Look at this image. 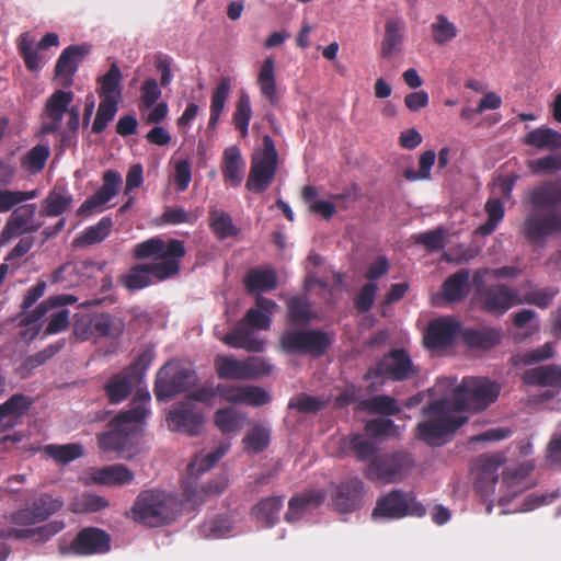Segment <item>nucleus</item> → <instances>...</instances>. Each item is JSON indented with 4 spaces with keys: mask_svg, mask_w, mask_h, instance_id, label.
Segmentation results:
<instances>
[{
    "mask_svg": "<svg viewBox=\"0 0 561 561\" xmlns=\"http://www.w3.org/2000/svg\"><path fill=\"white\" fill-rule=\"evenodd\" d=\"M453 378H442L434 387L435 393L446 396L426 410L428 420L419 425V437L431 445L442 444L460 427L467 417L463 411L483 410L500 394V386L485 378H465L459 386Z\"/></svg>",
    "mask_w": 561,
    "mask_h": 561,
    "instance_id": "nucleus-1",
    "label": "nucleus"
},
{
    "mask_svg": "<svg viewBox=\"0 0 561 561\" xmlns=\"http://www.w3.org/2000/svg\"><path fill=\"white\" fill-rule=\"evenodd\" d=\"M185 254V248L179 240L164 242L161 238H151L135 247L137 259H152L151 265H137L122 276V283L129 290L147 287L154 276L159 280L178 274L180 259Z\"/></svg>",
    "mask_w": 561,
    "mask_h": 561,
    "instance_id": "nucleus-2",
    "label": "nucleus"
},
{
    "mask_svg": "<svg viewBox=\"0 0 561 561\" xmlns=\"http://www.w3.org/2000/svg\"><path fill=\"white\" fill-rule=\"evenodd\" d=\"M277 308L274 301L264 297H257L256 307L248 310L243 320L222 341L234 348L261 352L264 347V342L254 335L253 330L270 329L271 317Z\"/></svg>",
    "mask_w": 561,
    "mask_h": 561,
    "instance_id": "nucleus-3",
    "label": "nucleus"
},
{
    "mask_svg": "<svg viewBox=\"0 0 561 561\" xmlns=\"http://www.w3.org/2000/svg\"><path fill=\"white\" fill-rule=\"evenodd\" d=\"M150 396L146 393L139 401L134 402V407L129 411L117 415L111 423V431L100 436V448L116 453L126 450L130 436L139 430L149 412L147 408Z\"/></svg>",
    "mask_w": 561,
    "mask_h": 561,
    "instance_id": "nucleus-4",
    "label": "nucleus"
},
{
    "mask_svg": "<svg viewBox=\"0 0 561 561\" xmlns=\"http://www.w3.org/2000/svg\"><path fill=\"white\" fill-rule=\"evenodd\" d=\"M178 503L169 493L159 490L142 491L131 507V518L158 527L175 518Z\"/></svg>",
    "mask_w": 561,
    "mask_h": 561,
    "instance_id": "nucleus-5",
    "label": "nucleus"
},
{
    "mask_svg": "<svg viewBox=\"0 0 561 561\" xmlns=\"http://www.w3.org/2000/svg\"><path fill=\"white\" fill-rule=\"evenodd\" d=\"M76 301L77 298L71 295H59L47 299L34 310L31 317L21 321V324L30 331V333L21 332V334L25 339H33L42 327V320L48 322L46 328L47 334H55L66 330L69 323V310L66 306Z\"/></svg>",
    "mask_w": 561,
    "mask_h": 561,
    "instance_id": "nucleus-6",
    "label": "nucleus"
},
{
    "mask_svg": "<svg viewBox=\"0 0 561 561\" xmlns=\"http://www.w3.org/2000/svg\"><path fill=\"white\" fill-rule=\"evenodd\" d=\"M217 397H221L229 403H242L251 407H261L271 401V396L265 389L253 385L203 386L194 394L196 400L205 403H211Z\"/></svg>",
    "mask_w": 561,
    "mask_h": 561,
    "instance_id": "nucleus-7",
    "label": "nucleus"
},
{
    "mask_svg": "<svg viewBox=\"0 0 561 561\" xmlns=\"http://www.w3.org/2000/svg\"><path fill=\"white\" fill-rule=\"evenodd\" d=\"M277 164V152L271 137H264L263 150L256 151L252 157L251 170L247 181V188L254 193L264 192L272 183Z\"/></svg>",
    "mask_w": 561,
    "mask_h": 561,
    "instance_id": "nucleus-8",
    "label": "nucleus"
},
{
    "mask_svg": "<svg viewBox=\"0 0 561 561\" xmlns=\"http://www.w3.org/2000/svg\"><path fill=\"white\" fill-rule=\"evenodd\" d=\"M215 368L219 378L233 380L255 379L271 373V365L262 357L239 360L232 356L218 355Z\"/></svg>",
    "mask_w": 561,
    "mask_h": 561,
    "instance_id": "nucleus-9",
    "label": "nucleus"
},
{
    "mask_svg": "<svg viewBox=\"0 0 561 561\" xmlns=\"http://www.w3.org/2000/svg\"><path fill=\"white\" fill-rule=\"evenodd\" d=\"M125 329L121 318L107 314H82L73 328L75 335L81 341L96 340L99 337H117Z\"/></svg>",
    "mask_w": 561,
    "mask_h": 561,
    "instance_id": "nucleus-10",
    "label": "nucleus"
},
{
    "mask_svg": "<svg viewBox=\"0 0 561 561\" xmlns=\"http://www.w3.org/2000/svg\"><path fill=\"white\" fill-rule=\"evenodd\" d=\"M195 381L196 375L194 371L179 364L168 363L157 376L154 392L158 399H169L180 392L190 390Z\"/></svg>",
    "mask_w": 561,
    "mask_h": 561,
    "instance_id": "nucleus-11",
    "label": "nucleus"
},
{
    "mask_svg": "<svg viewBox=\"0 0 561 561\" xmlns=\"http://www.w3.org/2000/svg\"><path fill=\"white\" fill-rule=\"evenodd\" d=\"M280 342L287 353L319 355L330 345L332 337L320 331H287Z\"/></svg>",
    "mask_w": 561,
    "mask_h": 561,
    "instance_id": "nucleus-12",
    "label": "nucleus"
},
{
    "mask_svg": "<svg viewBox=\"0 0 561 561\" xmlns=\"http://www.w3.org/2000/svg\"><path fill=\"white\" fill-rule=\"evenodd\" d=\"M196 391L192 393V398L173 407L167 416V424L171 431L181 432L190 436H196L201 433L204 425V414L197 410L192 400Z\"/></svg>",
    "mask_w": 561,
    "mask_h": 561,
    "instance_id": "nucleus-13",
    "label": "nucleus"
},
{
    "mask_svg": "<svg viewBox=\"0 0 561 561\" xmlns=\"http://www.w3.org/2000/svg\"><path fill=\"white\" fill-rule=\"evenodd\" d=\"M424 507L416 503L411 494L392 491L376 505L374 518H401L405 515H424Z\"/></svg>",
    "mask_w": 561,
    "mask_h": 561,
    "instance_id": "nucleus-14",
    "label": "nucleus"
},
{
    "mask_svg": "<svg viewBox=\"0 0 561 561\" xmlns=\"http://www.w3.org/2000/svg\"><path fill=\"white\" fill-rule=\"evenodd\" d=\"M39 227L41 224L36 221L35 204L18 208L8 217L0 232V247H3L20 236L35 232Z\"/></svg>",
    "mask_w": 561,
    "mask_h": 561,
    "instance_id": "nucleus-15",
    "label": "nucleus"
},
{
    "mask_svg": "<svg viewBox=\"0 0 561 561\" xmlns=\"http://www.w3.org/2000/svg\"><path fill=\"white\" fill-rule=\"evenodd\" d=\"M561 231V214L556 209L546 213L534 210L528 215L524 224L525 236L534 241L539 242Z\"/></svg>",
    "mask_w": 561,
    "mask_h": 561,
    "instance_id": "nucleus-16",
    "label": "nucleus"
},
{
    "mask_svg": "<svg viewBox=\"0 0 561 561\" xmlns=\"http://www.w3.org/2000/svg\"><path fill=\"white\" fill-rule=\"evenodd\" d=\"M411 460L404 456H388L376 458L368 467L367 474L370 479L381 482H396L403 479Z\"/></svg>",
    "mask_w": 561,
    "mask_h": 561,
    "instance_id": "nucleus-17",
    "label": "nucleus"
},
{
    "mask_svg": "<svg viewBox=\"0 0 561 561\" xmlns=\"http://www.w3.org/2000/svg\"><path fill=\"white\" fill-rule=\"evenodd\" d=\"M134 479V472L121 463L90 468L85 472V482L89 484L122 486L131 483Z\"/></svg>",
    "mask_w": 561,
    "mask_h": 561,
    "instance_id": "nucleus-18",
    "label": "nucleus"
},
{
    "mask_svg": "<svg viewBox=\"0 0 561 561\" xmlns=\"http://www.w3.org/2000/svg\"><path fill=\"white\" fill-rule=\"evenodd\" d=\"M121 184L122 176L119 173L113 170H107L103 175L102 186L80 206L78 211L85 215L102 210L117 194Z\"/></svg>",
    "mask_w": 561,
    "mask_h": 561,
    "instance_id": "nucleus-19",
    "label": "nucleus"
},
{
    "mask_svg": "<svg viewBox=\"0 0 561 561\" xmlns=\"http://www.w3.org/2000/svg\"><path fill=\"white\" fill-rule=\"evenodd\" d=\"M415 373L410 357L403 351H394L386 356L378 365L377 369L367 374L368 378L377 375H383L394 380L407 379Z\"/></svg>",
    "mask_w": 561,
    "mask_h": 561,
    "instance_id": "nucleus-20",
    "label": "nucleus"
},
{
    "mask_svg": "<svg viewBox=\"0 0 561 561\" xmlns=\"http://www.w3.org/2000/svg\"><path fill=\"white\" fill-rule=\"evenodd\" d=\"M88 45H71L62 50L56 62L55 75L64 85H70L79 64L89 54Z\"/></svg>",
    "mask_w": 561,
    "mask_h": 561,
    "instance_id": "nucleus-21",
    "label": "nucleus"
},
{
    "mask_svg": "<svg viewBox=\"0 0 561 561\" xmlns=\"http://www.w3.org/2000/svg\"><path fill=\"white\" fill-rule=\"evenodd\" d=\"M459 331V324L451 318H439L433 320L424 336L427 348H442L449 345Z\"/></svg>",
    "mask_w": 561,
    "mask_h": 561,
    "instance_id": "nucleus-22",
    "label": "nucleus"
},
{
    "mask_svg": "<svg viewBox=\"0 0 561 561\" xmlns=\"http://www.w3.org/2000/svg\"><path fill=\"white\" fill-rule=\"evenodd\" d=\"M481 302L483 308L494 313H503L513 306L523 304L522 288L508 289L499 286L482 294Z\"/></svg>",
    "mask_w": 561,
    "mask_h": 561,
    "instance_id": "nucleus-23",
    "label": "nucleus"
},
{
    "mask_svg": "<svg viewBox=\"0 0 561 561\" xmlns=\"http://www.w3.org/2000/svg\"><path fill=\"white\" fill-rule=\"evenodd\" d=\"M111 548L110 536L96 528L83 529L72 542L71 549L78 554L107 552Z\"/></svg>",
    "mask_w": 561,
    "mask_h": 561,
    "instance_id": "nucleus-24",
    "label": "nucleus"
},
{
    "mask_svg": "<svg viewBox=\"0 0 561 561\" xmlns=\"http://www.w3.org/2000/svg\"><path fill=\"white\" fill-rule=\"evenodd\" d=\"M221 171L226 182L233 186H239L244 178L245 162L240 149L236 146H229L224 150Z\"/></svg>",
    "mask_w": 561,
    "mask_h": 561,
    "instance_id": "nucleus-25",
    "label": "nucleus"
},
{
    "mask_svg": "<svg viewBox=\"0 0 561 561\" xmlns=\"http://www.w3.org/2000/svg\"><path fill=\"white\" fill-rule=\"evenodd\" d=\"M520 379L527 386L560 388L561 368L554 365L529 368L520 375Z\"/></svg>",
    "mask_w": 561,
    "mask_h": 561,
    "instance_id": "nucleus-26",
    "label": "nucleus"
},
{
    "mask_svg": "<svg viewBox=\"0 0 561 561\" xmlns=\"http://www.w3.org/2000/svg\"><path fill=\"white\" fill-rule=\"evenodd\" d=\"M31 400L15 394L0 405V433L15 426L31 407Z\"/></svg>",
    "mask_w": 561,
    "mask_h": 561,
    "instance_id": "nucleus-27",
    "label": "nucleus"
},
{
    "mask_svg": "<svg viewBox=\"0 0 561 561\" xmlns=\"http://www.w3.org/2000/svg\"><path fill=\"white\" fill-rule=\"evenodd\" d=\"M323 501L324 494L321 491H311L295 496L288 503L285 519L288 523H295L316 510Z\"/></svg>",
    "mask_w": 561,
    "mask_h": 561,
    "instance_id": "nucleus-28",
    "label": "nucleus"
},
{
    "mask_svg": "<svg viewBox=\"0 0 561 561\" xmlns=\"http://www.w3.org/2000/svg\"><path fill=\"white\" fill-rule=\"evenodd\" d=\"M362 488L363 483L357 478L340 484L333 499L334 507L342 513L355 510L358 505Z\"/></svg>",
    "mask_w": 561,
    "mask_h": 561,
    "instance_id": "nucleus-29",
    "label": "nucleus"
},
{
    "mask_svg": "<svg viewBox=\"0 0 561 561\" xmlns=\"http://www.w3.org/2000/svg\"><path fill=\"white\" fill-rule=\"evenodd\" d=\"M404 39V23L399 20H388L385 25V35L380 54L383 58H392L400 54Z\"/></svg>",
    "mask_w": 561,
    "mask_h": 561,
    "instance_id": "nucleus-30",
    "label": "nucleus"
},
{
    "mask_svg": "<svg viewBox=\"0 0 561 561\" xmlns=\"http://www.w3.org/2000/svg\"><path fill=\"white\" fill-rule=\"evenodd\" d=\"M72 100L73 94L71 92L61 90L55 92L50 96L46 106L47 115L50 118V122L44 124L42 128L43 133H53L58 128L64 113L67 111Z\"/></svg>",
    "mask_w": 561,
    "mask_h": 561,
    "instance_id": "nucleus-31",
    "label": "nucleus"
},
{
    "mask_svg": "<svg viewBox=\"0 0 561 561\" xmlns=\"http://www.w3.org/2000/svg\"><path fill=\"white\" fill-rule=\"evenodd\" d=\"M256 83L262 96L275 104L278 100V90L275 75V60L267 57L260 66Z\"/></svg>",
    "mask_w": 561,
    "mask_h": 561,
    "instance_id": "nucleus-32",
    "label": "nucleus"
},
{
    "mask_svg": "<svg viewBox=\"0 0 561 561\" xmlns=\"http://www.w3.org/2000/svg\"><path fill=\"white\" fill-rule=\"evenodd\" d=\"M230 90L231 79L228 77L220 78L211 95L208 128L215 129L217 127L218 121L225 112Z\"/></svg>",
    "mask_w": 561,
    "mask_h": 561,
    "instance_id": "nucleus-33",
    "label": "nucleus"
},
{
    "mask_svg": "<svg viewBox=\"0 0 561 561\" xmlns=\"http://www.w3.org/2000/svg\"><path fill=\"white\" fill-rule=\"evenodd\" d=\"M123 75L116 64H112L108 71L99 78L101 100L119 102L122 99Z\"/></svg>",
    "mask_w": 561,
    "mask_h": 561,
    "instance_id": "nucleus-34",
    "label": "nucleus"
},
{
    "mask_svg": "<svg viewBox=\"0 0 561 561\" xmlns=\"http://www.w3.org/2000/svg\"><path fill=\"white\" fill-rule=\"evenodd\" d=\"M530 201L536 209L552 207L561 203V180L535 187L530 192Z\"/></svg>",
    "mask_w": 561,
    "mask_h": 561,
    "instance_id": "nucleus-35",
    "label": "nucleus"
},
{
    "mask_svg": "<svg viewBox=\"0 0 561 561\" xmlns=\"http://www.w3.org/2000/svg\"><path fill=\"white\" fill-rule=\"evenodd\" d=\"M229 447V444H220L211 451L196 455L187 468L190 476L195 478L211 469L217 463V461H219V459L226 455Z\"/></svg>",
    "mask_w": 561,
    "mask_h": 561,
    "instance_id": "nucleus-36",
    "label": "nucleus"
},
{
    "mask_svg": "<svg viewBox=\"0 0 561 561\" xmlns=\"http://www.w3.org/2000/svg\"><path fill=\"white\" fill-rule=\"evenodd\" d=\"M531 467L528 465L519 466L518 468H510L505 472L500 482V491L511 493L513 496L529 486L526 481Z\"/></svg>",
    "mask_w": 561,
    "mask_h": 561,
    "instance_id": "nucleus-37",
    "label": "nucleus"
},
{
    "mask_svg": "<svg viewBox=\"0 0 561 561\" xmlns=\"http://www.w3.org/2000/svg\"><path fill=\"white\" fill-rule=\"evenodd\" d=\"M554 355V344L545 343L540 347L530 351L518 352L512 356L511 363L515 368L530 366L533 364L552 358Z\"/></svg>",
    "mask_w": 561,
    "mask_h": 561,
    "instance_id": "nucleus-38",
    "label": "nucleus"
},
{
    "mask_svg": "<svg viewBox=\"0 0 561 561\" xmlns=\"http://www.w3.org/2000/svg\"><path fill=\"white\" fill-rule=\"evenodd\" d=\"M245 422V415L234 408H222L215 412L214 423L224 433L240 431Z\"/></svg>",
    "mask_w": 561,
    "mask_h": 561,
    "instance_id": "nucleus-39",
    "label": "nucleus"
},
{
    "mask_svg": "<svg viewBox=\"0 0 561 561\" xmlns=\"http://www.w3.org/2000/svg\"><path fill=\"white\" fill-rule=\"evenodd\" d=\"M34 39L30 33H23L18 38V48L22 55L27 69L32 71L39 70L45 64L46 59L42 55V49L33 47Z\"/></svg>",
    "mask_w": 561,
    "mask_h": 561,
    "instance_id": "nucleus-40",
    "label": "nucleus"
},
{
    "mask_svg": "<svg viewBox=\"0 0 561 561\" xmlns=\"http://www.w3.org/2000/svg\"><path fill=\"white\" fill-rule=\"evenodd\" d=\"M245 284L250 291L262 293L272 290L277 284L275 271L270 267L254 268L249 273Z\"/></svg>",
    "mask_w": 561,
    "mask_h": 561,
    "instance_id": "nucleus-41",
    "label": "nucleus"
},
{
    "mask_svg": "<svg viewBox=\"0 0 561 561\" xmlns=\"http://www.w3.org/2000/svg\"><path fill=\"white\" fill-rule=\"evenodd\" d=\"M525 142L538 149H559L561 148V134L551 128H536L530 130Z\"/></svg>",
    "mask_w": 561,
    "mask_h": 561,
    "instance_id": "nucleus-42",
    "label": "nucleus"
},
{
    "mask_svg": "<svg viewBox=\"0 0 561 561\" xmlns=\"http://www.w3.org/2000/svg\"><path fill=\"white\" fill-rule=\"evenodd\" d=\"M469 291V274L460 272L448 277L443 285V296L447 301H458Z\"/></svg>",
    "mask_w": 561,
    "mask_h": 561,
    "instance_id": "nucleus-43",
    "label": "nucleus"
},
{
    "mask_svg": "<svg viewBox=\"0 0 561 561\" xmlns=\"http://www.w3.org/2000/svg\"><path fill=\"white\" fill-rule=\"evenodd\" d=\"M431 32L437 45H446L458 36L459 30L446 15L439 14L431 24Z\"/></svg>",
    "mask_w": 561,
    "mask_h": 561,
    "instance_id": "nucleus-44",
    "label": "nucleus"
},
{
    "mask_svg": "<svg viewBox=\"0 0 561 561\" xmlns=\"http://www.w3.org/2000/svg\"><path fill=\"white\" fill-rule=\"evenodd\" d=\"M252 117V107L250 95L245 91H241L232 115L236 128L241 133L242 137L249 134V124Z\"/></svg>",
    "mask_w": 561,
    "mask_h": 561,
    "instance_id": "nucleus-45",
    "label": "nucleus"
},
{
    "mask_svg": "<svg viewBox=\"0 0 561 561\" xmlns=\"http://www.w3.org/2000/svg\"><path fill=\"white\" fill-rule=\"evenodd\" d=\"M113 228V220L110 217H103L96 225L89 227L75 240L77 245H91L103 241Z\"/></svg>",
    "mask_w": 561,
    "mask_h": 561,
    "instance_id": "nucleus-46",
    "label": "nucleus"
},
{
    "mask_svg": "<svg viewBox=\"0 0 561 561\" xmlns=\"http://www.w3.org/2000/svg\"><path fill=\"white\" fill-rule=\"evenodd\" d=\"M71 203L72 197L66 190H54L43 202L42 213L46 216H58L67 210Z\"/></svg>",
    "mask_w": 561,
    "mask_h": 561,
    "instance_id": "nucleus-47",
    "label": "nucleus"
},
{
    "mask_svg": "<svg viewBox=\"0 0 561 561\" xmlns=\"http://www.w3.org/2000/svg\"><path fill=\"white\" fill-rule=\"evenodd\" d=\"M130 389V378L125 373L113 376L105 385V392L111 403H119L125 400Z\"/></svg>",
    "mask_w": 561,
    "mask_h": 561,
    "instance_id": "nucleus-48",
    "label": "nucleus"
},
{
    "mask_svg": "<svg viewBox=\"0 0 561 561\" xmlns=\"http://www.w3.org/2000/svg\"><path fill=\"white\" fill-rule=\"evenodd\" d=\"M228 485V479L226 476H219L217 477L213 482H209L206 486H203V489L199 490H186L185 496L188 502L192 503V505H196L198 503H202L206 497L218 495Z\"/></svg>",
    "mask_w": 561,
    "mask_h": 561,
    "instance_id": "nucleus-49",
    "label": "nucleus"
},
{
    "mask_svg": "<svg viewBox=\"0 0 561 561\" xmlns=\"http://www.w3.org/2000/svg\"><path fill=\"white\" fill-rule=\"evenodd\" d=\"M283 506V500L274 496L261 501L253 510L255 518L265 525H273Z\"/></svg>",
    "mask_w": 561,
    "mask_h": 561,
    "instance_id": "nucleus-50",
    "label": "nucleus"
},
{
    "mask_svg": "<svg viewBox=\"0 0 561 561\" xmlns=\"http://www.w3.org/2000/svg\"><path fill=\"white\" fill-rule=\"evenodd\" d=\"M37 197V191H18L0 187V213H8L15 206Z\"/></svg>",
    "mask_w": 561,
    "mask_h": 561,
    "instance_id": "nucleus-51",
    "label": "nucleus"
},
{
    "mask_svg": "<svg viewBox=\"0 0 561 561\" xmlns=\"http://www.w3.org/2000/svg\"><path fill=\"white\" fill-rule=\"evenodd\" d=\"M44 453L59 463H68L83 455L80 444L47 445Z\"/></svg>",
    "mask_w": 561,
    "mask_h": 561,
    "instance_id": "nucleus-52",
    "label": "nucleus"
},
{
    "mask_svg": "<svg viewBox=\"0 0 561 561\" xmlns=\"http://www.w3.org/2000/svg\"><path fill=\"white\" fill-rule=\"evenodd\" d=\"M302 198L311 213L319 214L325 219L331 218L335 213L334 204L329 201L319 199L317 191L312 186H305L302 188Z\"/></svg>",
    "mask_w": 561,
    "mask_h": 561,
    "instance_id": "nucleus-53",
    "label": "nucleus"
},
{
    "mask_svg": "<svg viewBox=\"0 0 561 561\" xmlns=\"http://www.w3.org/2000/svg\"><path fill=\"white\" fill-rule=\"evenodd\" d=\"M271 430L264 425L254 426L243 438L244 449L248 453L256 454L262 451L270 444Z\"/></svg>",
    "mask_w": 561,
    "mask_h": 561,
    "instance_id": "nucleus-54",
    "label": "nucleus"
},
{
    "mask_svg": "<svg viewBox=\"0 0 561 561\" xmlns=\"http://www.w3.org/2000/svg\"><path fill=\"white\" fill-rule=\"evenodd\" d=\"M519 288H522L523 302L535 305L539 308H547L559 293V289L556 287L534 289L529 291L524 289V285Z\"/></svg>",
    "mask_w": 561,
    "mask_h": 561,
    "instance_id": "nucleus-55",
    "label": "nucleus"
},
{
    "mask_svg": "<svg viewBox=\"0 0 561 561\" xmlns=\"http://www.w3.org/2000/svg\"><path fill=\"white\" fill-rule=\"evenodd\" d=\"M49 157V148L45 145L35 146L23 159L22 165L30 173H37L44 167Z\"/></svg>",
    "mask_w": 561,
    "mask_h": 561,
    "instance_id": "nucleus-56",
    "label": "nucleus"
},
{
    "mask_svg": "<svg viewBox=\"0 0 561 561\" xmlns=\"http://www.w3.org/2000/svg\"><path fill=\"white\" fill-rule=\"evenodd\" d=\"M117 105L118 102L116 101L101 100L92 125L94 133H101L106 128L107 124L114 118L117 112Z\"/></svg>",
    "mask_w": 561,
    "mask_h": 561,
    "instance_id": "nucleus-57",
    "label": "nucleus"
},
{
    "mask_svg": "<svg viewBox=\"0 0 561 561\" xmlns=\"http://www.w3.org/2000/svg\"><path fill=\"white\" fill-rule=\"evenodd\" d=\"M161 90L156 79L149 78L142 83L139 110L141 114L149 111L160 99Z\"/></svg>",
    "mask_w": 561,
    "mask_h": 561,
    "instance_id": "nucleus-58",
    "label": "nucleus"
},
{
    "mask_svg": "<svg viewBox=\"0 0 561 561\" xmlns=\"http://www.w3.org/2000/svg\"><path fill=\"white\" fill-rule=\"evenodd\" d=\"M488 221L478 228L481 234L491 233L504 216V208L497 198L490 199L485 205Z\"/></svg>",
    "mask_w": 561,
    "mask_h": 561,
    "instance_id": "nucleus-59",
    "label": "nucleus"
},
{
    "mask_svg": "<svg viewBox=\"0 0 561 561\" xmlns=\"http://www.w3.org/2000/svg\"><path fill=\"white\" fill-rule=\"evenodd\" d=\"M436 153L433 150L424 151L419 160V170H408L405 171V178L409 181H419V180H430L431 179V170L435 163Z\"/></svg>",
    "mask_w": 561,
    "mask_h": 561,
    "instance_id": "nucleus-60",
    "label": "nucleus"
},
{
    "mask_svg": "<svg viewBox=\"0 0 561 561\" xmlns=\"http://www.w3.org/2000/svg\"><path fill=\"white\" fill-rule=\"evenodd\" d=\"M289 318L294 322L308 321L313 317L310 305L304 298H293L288 301Z\"/></svg>",
    "mask_w": 561,
    "mask_h": 561,
    "instance_id": "nucleus-61",
    "label": "nucleus"
},
{
    "mask_svg": "<svg viewBox=\"0 0 561 561\" xmlns=\"http://www.w3.org/2000/svg\"><path fill=\"white\" fill-rule=\"evenodd\" d=\"M520 271L513 266H505L496 270H484L474 275V283L482 284L486 280L500 278H514L519 275Z\"/></svg>",
    "mask_w": 561,
    "mask_h": 561,
    "instance_id": "nucleus-62",
    "label": "nucleus"
},
{
    "mask_svg": "<svg viewBox=\"0 0 561 561\" xmlns=\"http://www.w3.org/2000/svg\"><path fill=\"white\" fill-rule=\"evenodd\" d=\"M366 408L370 412L382 414H396L400 411L396 400L387 396H378L368 400Z\"/></svg>",
    "mask_w": 561,
    "mask_h": 561,
    "instance_id": "nucleus-63",
    "label": "nucleus"
},
{
    "mask_svg": "<svg viewBox=\"0 0 561 561\" xmlns=\"http://www.w3.org/2000/svg\"><path fill=\"white\" fill-rule=\"evenodd\" d=\"M211 227L220 238L230 237L236 232L230 216L221 211H214L211 214Z\"/></svg>",
    "mask_w": 561,
    "mask_h": 561,
    "instance_id": "nucleus-64",
    "label": "nucleus"
}]
</instances>
